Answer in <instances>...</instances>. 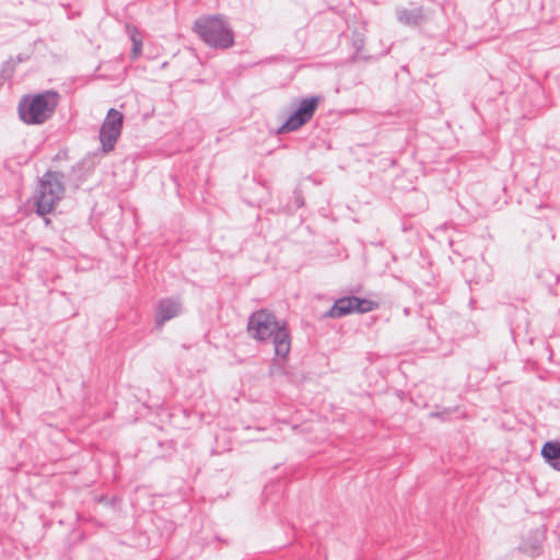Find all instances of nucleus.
Segmentation results:
<instances>
[{
	"mask_svg": "<svg viewBox=\"0 0 560 560\" xmlns=\"http://www.w3.org/2000/svg\"><path fill=\"white\" fill-rule=\"evenodd\" d=\"M182 312V303L175 299H163L159 302L155 323L162 327L167 320L178 316Z\"/></svg>",
	"mask_w": 560,
	"mask_h": 560,
	"instance_id": "6e6552de",
	"label": "nucleus"
},
{
	"mask_svg": "<svg viewBox=\"0 0 560 560\" xmlns=\"http://www.w3.org/2000/svg\"><path fill=\"white\" fill-rule=\"evenodd\" d=\"M22 61L21 58H18V62ZM16 61L13 59L7 60L3 62L2 68L0 70V84H3L5 81L10 80L14 73Z\"/></svg>",
	"mask_w": 560,
	"mask_h": 560,
	"instance_id": "9b49d317",
	"label": "nucleus"
},
{
	"mask_svg": "<svg viewBox=\"0 0 560 560\" xmlns=\"http://www.w3.org/2000/svg\"><path fill=\"white\" fill-rule=\"evenodd\" d=\"M295 205L298 208H301L304 206V199L300 192H295Z\"/></svg>",
	"mask_w": 560,
	"mask_h": 560,
	"instance_id": "ddd939ff",
	"label": "nucleus"
},
{
	"mask_svg": "<svg viewBox=\"0 0 560 560\" xmlns=\"http://www.w3.org/2000/svg\"><path fill=\"white\" fill-rule=\"evenodd\" d=\"M59 101L60 94L55 90L23 95L18 105L19 118L26 125H43L52 117Z\"/></svg>",
	"mask_w": 560,
	"mask_h": 560,
	"instance_id": "f03ea898",
	"label": "nucleus"
},
{
	"mask_svg": "<svg viewBox=\"0 0 560 560\" xmlns=\"http://www.w3.org/2000/svg\"><path fill=\"white\" fill-rule=\"evenodd\" d=\"M397 19L406 25H418L423 19V11L421 8L416 10L400 9L397 10Z\"/></svg>",
	"mask_w": 560,
	"mask_h": 560,
	"instance_id": "9d476101",
	"label": "nucleus"
},
{
	"mask_svg": "<svg viewBox=\"0 0 560 560\" xmlns=\"http://www.w3.org/2000/svg\"><path fill=\"white\" fill-rule=\"evenodd\" d=\"M377 307V303L354 295L338 299L324 314V317L341 318L352 313H368Z\"/></svg>",
	"mask_w": 560,
	"mask_h": 560,
	"instance_id": "423d86ee",
	"label": "nucleus"
},
{
	"mask_svg": "<svg viewBox=\"0 0 560 560\" xmlns=\"http://www.w3.org/2000/svg\"><path fill=\"white\" fill-rule=\"evenodd\" d=\"M248 335L260 342L272 341L276 357L285 360L291 350V334L287 322L265 308L250 314L247 323Z\"/></svg>",
	"mask_w": 560,
	"mask_h": 560,
	"instance_id": "f257e3e1",
	"label": "nucleus"
},
{
	"mask_svg": "<svg viewBox=\"0 0 560 560\" xmlns=\"http://www.w3.org/2000/svg\"><path fill=\"white\" fill-rule=\"evenodd\" d=\"M65 175L57 171H47L38 180L34 203L36 213L44 217L50 213L65 195Z\"/></svg>",
	"mask_w": 560,
	"mask_h": 560,
	"instance_id": "20e7f679",
	"label": "nucleus"
},
{
	"mask_svg": "<svg viewBox=\"0 0 560 560\" xmlns=\"http://www.w3.org/2000/svg\"><path fill=\"white\" fill-rule=\"evenodd\" d=\"M124 126V115L116 108H110L100 128L102 150L108 153L114 150Z\"/></svg>",
	"mask_w": 560,
	"mask_h": 560,
	"instance_id": "39448f33",
	"label": "nucleus"
},
{
	"mask_svg": "<svg viewBox=\"0 0 560 560\" xmlns=\"http://www.w3.org/2000/svg\"><path fill=\"white\" fill-rule=\"evenodd\" d=\"M319 96H312L301 100L298 108L279 127L277 133L295 131L303 125L308 122L313 118L319 104Z\"/></svg>",
	"mask_w": 560,
	"mask_h": 560,
	"instance_id": "0eeeda50",
	"label": "nucleus"
},
{
	"mask_svg": "<svg viewBox=\"0 0 560 560\" xmlns=\"http://www.w3.org/2000/svg\"><path fill=\"white\" fill-rule=\"evenodd\" d=\"M130 39L132 42L131 58L137 59L141 52L142 40L138 37L136 31L131 34Z\"/></svg>",
	"mask_w": 560,
	"mask_h": 560,
	"instance_id": "f8f14e48",
	"label": "nucleus"
},
{
	"mask_svg": "<svg viewBox=\"0 0 560 560\" xmlns=\"http://www.w3.org/2000/svg\"><path fill=\"white\" fill-rule=\"evenodd\" d=\"M545 460L556 470L560 471V443L546 442L541 448Z\"/></svg>",
	"mask_w": 560,
	"mask_h": 560,
	"instance_id": "1a4fd4ad",
	"label": "nucleus"
},
{
	"mask_svg": "<svg viewBox=\"0 0 560 560\" xmlns=\"http://www.w3.org/2000/svg\"><path fill=\"white\" fill-rule=\"evenodd\" d=\"M192 30L206 45L214 49H228L235 43L234 32L222 14L198 18Z\"/></svg>",
	"mask_w": 560,
	"mask_h": 560,
	"instance_id": "7ed1b4c3",
	"label": "nucleus"
}]
</instances>
